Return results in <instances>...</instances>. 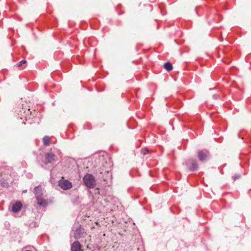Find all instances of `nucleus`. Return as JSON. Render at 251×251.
Masks as SVG:
<instances>
[{
	"instance_id": "obj_13",
	"label": "nucleus",
	"mask_w": 251,
	"mask_h": 251,
	"mask_svg": "<svg viewBox=\"0 0 251 251\" xmlns=\"http://www.w3.org/2000/svg\"><path fill=\"white\" fill-rule=\"evenodd\" d=\"M164 67L168 71H170L173 69V66L169 62H167L166 63H165L164 64Z\"/></svg>"
},
{
	"instance_id": "obj_14",
	"label": "nucleus",
	"mask_w": 251,
	"mask_h": 251,
	"mask_svg": "<svg viewBox=\"0 0 251 251\" xmlns=\"http://www.w3.org/2000/svg\"><path fill=\"white\" fill-rule=\"evenodd\" d=\"M148 150L147 149H142L141 150V153L143 155H146L148 153Z\"/></svg>"
},
{
	"instance_id": "obj_10",
	"label": "nucleus",
	"mask_w": 251,
	"mask_h": 251,
	"mask_svg": "<svg viewBox=\"0 0 251 251\" xmlns=\"http://www.w3.org/2000/svg\"><path fill=\"white\" fill-rule=\"evenodd\" d=\"M37 203L42 207H45L48 204V201L42 197L36 198Z\"/></svg>"
},
{
	"instance_id": "obj_1",
	"label": "nucleus",
	"mask_w": 251,
	"mask_h": 251,
	"mask_svg": "<svg viewBox=\"0 0 251 251\" xmlns=\"http://www.w3.org/2000/svg\"><path fill=\"white\" fill-rule=\"evenodd\" d=\"M84 184L89 188H93L95 185V180L93 175L87 174L83 178Z\"/></svg>"
},
{
	"instance_id": "obj_4",
	"label": "nucleus",
	"mask_w": 251,
	"mask_h": 251,
	"mask_svg": "<svg viewBox=\"0 0 251 251\" xmlns=\"http://www.w3.org/2000/svg\"><path fill=\"white\" fill-rule=\"evenodd\" d=\"M59 186L63 190H67L72 187V183L68 180H60L58 182Z\"/></svg>"
},
{
	"instance_id": "obj_2",
	"label": "nucleus",
	"mask_w": 251,
	"mask_h": 251,
	"mask_svg": "<svg viewBox=\"0 0 251 251\" xmlns=\"http://www.w3.org/2000/svg\"><path fill=\"white\" fill-rule=\"evenodd\" d=\"M57 161V156L52 152H47L45 154V164H51Z\"/></svg>"
},
{
	"instance_id": "obj_11",
	"label": "nucleus",
	"mask_w": 251,
	"mask_h": 251,
	"mask_svg": "<svg viewBox=\"0 0 251 251\" xmlns=\"http://www.w3.org/2000/svg\"><path fill=\"white\" fill-rule=\"evenodd\" d=\"M21 203L19 201H17V202L13 204L12 208V210L13 212H17L21 209Z\"/></svg>"
},
{
	"instance_id": "obj_6",
	"label": "nucleus",
	"mask_w": 251,
	"mask_h": 251,
	"mask_svg": "<svg viewBox=\"0 0 251 251\" xmlns=\"http://www.w3.org/2000/svg\"><path fill=\"white\" fill-rule=\"evenodd\" d=\"M188 166L192 165L191 167H190L189 169L191 171H194L198 168V165L196 163V161L193 159H188L187 162Z\"/></svg>"
},
{
	"instance_id": "obj_7",
	"label": "nucleus",
	"mask_w": 251,
	"mask_h": 251,
	"mask_svg": "<svg viewBox=\"0 0 251 251\" xmlns=\"http://www.w3.org/2000/svg\"><path fill=\"white\" fill-rule=\"evenodd\" d=\"M208 152L206 150L200 151L198 152V158L201 161H203L206 160Z\"/></svg>"
},
{
	"instance_id": "obj_9",
	"label": "nucleus",
	"mask_w": 251,
	"mask_h": 251,
	"mask_svg": "<svg viewBox=\"0 0 251 251\" xmlns=\"http://www.w3.org/2000/svg\"><path fill=\"white\" fill-rule=\"evenodd\" d=\"M34 193L35 194L36 198L42 197L43 196L42 188L41 186H38L34 189Z\"/></svg>"
},
{
	"instance_id": "obj_16",
	"label": "nucleus",
	"mask_w": 251,
	"mask_h": 251,
	"mask_svg": "<svg viewBox=\"0 0 251 251\" xmlns=\"http://www.w3.org/2000/svg\"><path fill=\"white\" fill-rule=\"evenodd\" d=\"M241 176L239 174H237V175H234L233 176H232V179L234 180H235L236 179H238Z\"/></svg>"
},
{
	"instance_id": "obj_3",
	"label": "nucleus",
	"mask_w": 251,
	"mask_h": 251,
	"mask_svg": "<svg viewBox=\"0 0 251 251\" xmlns=\"http://www.w3.org/2000/svg\"><path fill=\"white\" fill-rule=\"evenodd\" d=\"M98 178L104 181H108L111 179L112 175L111 172L108 171H105L104 172H100L98 174Z\"/></svg>"
},
{
	"instance_id": "obj_12",
	"label": "nucleus",
	"mask_w": 251,
	"mask_h": 251,
	"mask_svg": "<svg viewBox=\"0 0 251 251\" xmlns=\"http://www.w3.org/2000/svg\"><path fill=\"white\" fill-rule=\"evenodd\" d=\"M43 144L45 146H48L50 142V138L48 136H45L43 139Z\"/></svg>"
},
{
	"instance_id": "obj_17",
	"label": "nucleus",
	"mask_w": 251,
	"mask_h": 251,
	"mask_svg": "<svg viewBox=\"0 0 251 251\" xmlns=\"http://www.w3.org/2000/svg\"><path fill=\"white\" fill-rule=\"evenodd\" d=\"M29 251V250H27V251Z\"/></svg>"
},
{
	"instance_id": "obj_5",
	"label": "nucleus",
	"mask_w": 251,
	"mask_h": 251,
	"mask_svg": "<svg viewBox=\"0 0 251 251\" xmlns=\"http://www.w3.org/2000/svg\"><path fill=\"white\" fill-rule=\"evenodd\" d=\"M85 234V232L84 229L81 228V226H79L75 230L74 234V237L75 239H78L83 237Z\"/></svg>"
},
{
	"instance_id": "obj_8",
	"label": "nucleus",
	"mask_w": 251,
	"mask_h": 251,
	"mask_svg": "<svg viewBox=\"0 0 251 251\" xmlns=\"http://www.w3.org/2000/svg\"><path fill=\"white\" fill-rule=\"evenodd\" d=\"M81 246L78 241H75L72 245L71 251H81Z\"/></svg>"
},
{
	"instance_id": "obj_15",
	"label": "nucleus",
	"mask_w": 251,
	"mask_h": 251,
	"mask_svg": "<svg viewBox=\"0 0 251 251\" xmlns=\"http://www.w3.org/2000/svg\"><path fill=\"white\" fill-rule=\"evenodd\" d=\"M26 60H23L21 61H20L18 64V65H18V66L19 67H20L22 66H23V65L24 64L26 63Z\"/></svg>"
}]
</instances>
